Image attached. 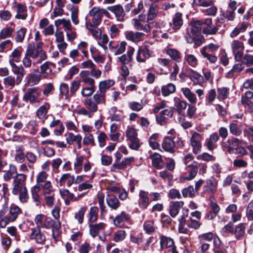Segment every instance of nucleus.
<instances>
[{
  "mask_svg": "<svg viewBox=\"0 0 253 253\" xmlns=\"http://www.w3.org/2000/svg\"><path fill=\"white\" fill-rule=\"evenodd\" d=\"M98 208L97 207H92L90 208L88 213V220L93 223L97 220Z\"/></svg>",
  "mask_w": 253,
  "mask_h": 253,
  "instance_id": "nucleus-45",
  "label": "nucleus"
},
{
  "mask_svg": "<svg viewBox=\"0 0 253 253\" xmlns=\"http://www.w3.org/2000/svg\"><path fill=\"white\" fill-rule=\"evenodd\" d=\"M184 205L182 201H175L170 203L169 213L171 217H175L179 213V211Z\"/></svg>",
  "mask_w": 253,
  "mask_h": 253,
  "instance_id": "nucleus-27",
  "label": "nucleus"
},
{
  "mask_svg": "<svg viewBox=\"0 0 253 253\" xmlns=\"http://www.w3.org/2000/svg\"><path fill=\"white\" fill-rule=\"evenodd\" d=\"M175 109L178 115L181 116L184 115V111L188 106L187 103L181 98L174 97L173 98Z\"/></svg>",
  "mask_w": 253,
  "mask_h": 253,
  "instance_id": "nucleus-15",
  "label": "nucleus"
},
{
  "mask_svg": "<svg viewBox=\"0 0 253 253\" xmlns=\"http://www.w3.org/2000/svg\"><path fill=\"white\" fill-rule=\"evenodd\" d=\"M106 226V224L104 222L90 224L89 227L90 235L93 237L98 236L99 233L104 231Z\"/></svg>",
  "mask_w": 253,
  "mask_h": 253,
  "instance_id": "nucleus-17",
  "label": "nucleus"
},
{
  "mask_svg": "<svg viewBox=\"0 0 253 253\" xmlns=\"http://www.w3.org/2000/svg\"><path fill=\"white\" fill-rule=\"evenodd\" d=\"M221 242L218 237H214L213 239V252L214 253H222L223 252L222 250Z\"/></svg>",
  "mask_w": 253,
  "mask_h": 253,
  "instance_id": "nucleus-62",
  "label": "nucleus"
},
{
  "mask_svg": "<svg viewBox=\"0 0 253 253\" xmlns=\"http://www.w3.org/2000/svg\"><path fill=\"white\" fill-rule=\"evenodd\" d=\"M175 145L173 139L169 136H165L162 143L163 149L170 153H173L175 152Z\"/></svg>",
  "mask_w": 253,
  "mask_h": 253,
  "instance_id": "nucleus-18",
  "label": "nucleus"
},
{
  "mask_svg": "<svg viewBox=\"0 0 253 253\" xmlns=\"http://www.w3.org/2000/svg\"><path fill=\"white\" fill-rule=\"evenodd\" d=\"M44 197V202L46 205L49 207H52L55 202V193H51L49 195H43Z\"/></svg>",
  "mask_w": 253,
  "mask_h": 253,
  "instance_id": "nucleus-48",
  "label": "nucleus"
},
{
  "mask_svg": "<svg viewBox=\"0 0 253 253\" xmlns=\"http://www.w3.org/2000/svg\"><path fill=\"white\" fill-rule=\"evenodd\" d=\"M201 53L211 63H215L217 61V57L216 56L209 53L207 51H204V49H201Z\"/></svg>",
  "mask_w": 253,
  "mask_h": 253,
  "instance_id": "nucleus-60",
  "label": "nucleus"
},
{
  "mask_svg": "<svg viewBox=\"0 0 253 253\" xmlns=\"http://www.w3.org/2000/svg\"><path fill=\"white\" fill-rule=\"evenodd\" d=\"M166 53L170 56V57L173 60L179 62L181 60V54L180 52L173 48H169L168 49Z\"/></svg>",
  "mask_w": 253,
  "mask_h": 253,
  "instance_id": "nucleus-40",
  "label": "nucleus"
},
{
  "mask_svg": "<svg viewBox=\"0 0 253 253\" xmlns=\"http://www.w3.org/2000/svg\"><path fill=\"white\" fill-rule=\"evenodd\" d=\"M13 73L15 75L19 76L17 78V84H19L21 81V79L26 74V71L23 66H17L16 68H15V70H13Z\"/></svg>",
  "mask_w": 253,
  "mask_h": 253,
  "instance_id": "nucleus-51",
  "label": "nucleus"
},
{
  "mask_svg": "<svg viewBox=\"0 0 253 253\" xmlns=\"http://www.w3.org/2000/svg\"><path fill=\"white\" fill-rule=\"evenodd\" d=\"M22 212V210L17 206L12 205L9 208L7 215V225L10 222L15 221L19 215Z\"/></svg>",
  "mask_w": 253,
  "mask_h": 253,
  "instance_id": "nucleus-14",
  "label": "nucleus"
},
{
  "mask_svg": "<svg viewBox=\"0 0 253 253\" xmlns=\"http://www.w3.org/2000/svg\"><path fill=\"white\" fill-rule=\"evenodd\" d=\"M50 108V104L48 102H44L37 110L36 115L39 119H44Z\"/></svg>",
  "mask_w": 253,
  "mask_h": 253,
  "instance_id": "nucleus-31",
  "label": "nucleus"
},
{
  "mask_svg": "<svg viewBox=\"0 0 253 253\" xmlns=\"http://www.w3.org/2000/svg\"><path fill=\"white\" fill-rule=\"evenodd\" d=\"M41 95V91L37 87H33L29 88L23 96V100L30 103H40L41 100H39Z\"/></svg>",
  "mask_w": 253,
  "mask_h": 253,
  "instance_id": "nucleus-6",
  "label": "nucleus"
},
{
  "mask_svg": "<svg viewBox=\"0 0 253 253\" xmlns=\"http://www.w3.org/2000/svg\"><path fill=\"white\" fill-rule=\"evenodd\" d=\"M188 167L191 168V170L188 176L183 177V179L185 180H191L194 179L198 172V168L196 165L192 164L188 165Z\"/></svg>",
  "mask_w": 253,
  "mask_h": 253,
  "instance_id": "nucleus-47",
  "label": "nucleus"
},
{
  "mask_svg": "<svg viewBox=\"0 0 253 253\" xmlns=\"http://www.w3.org/2000/svg\"><path fill=\"white\" fill-rule=\"evenodd\" d=\"M42 195H49L54 193V189L50 181H48L43 184H42Z\"/></svg>",
  "mask_w": 253,
  "mask_h": 253,
  "instance_id": "nucleus-44",
  "label": "nucleus"
},
{
  "mask_svg": "<svg viewBox=\"0 0 253 253\" xmlns=\"http://www.w3.org/2000/svg\"><path fill=\"white\" fill-rule=\"evenodd\" d=\"M203 136L199 133L194 131L192 133L190 138V145L192 147V152L197 154L202 150Z\"/></svg>",
  "mask_w": 253,
  "mask_h": 253,
  "instance_id": "nucleus-5",
  "label": "nucleus"
},
{
  "mask_svg": "<svg viewBox=\"0 0 253 253\" xmlns=\"http://www.w3.org/2000/svg\"><path fill=\"white\" fill-rule=\"evenodd\" d=\"M108 9L114 14L117 20L118 21H123L126 15L123 7L119 5H115L108 7Z\"/></svg>",
  "mask_w": 253,
  "mask_h": 253,
  "instance_id": "nucleus-16",
  "label": "nucleus"
},
{
  "mask_svg": "<svg viewBox=\"0 0 253 253\" xmlns=\"http://www.w3.org/2000/svg\"><path fill=\"white\" fill-rule=\"evenodd\" d=\"M129 214H127L125 211H122L120 215H118L114 219V224L116 227H122L124 224L125 222L129 220Z\"/></svg>",
  "mask_w": 253,
  "mask_h": 253,
  "instance_id": "nucleus-28",
  "label": "nucleus"
},
{
  "mask_svg": "<svg viewBox=\"0 0 253 253\" xmlns=\"http://www.w3.org/2000/svg\"><path fill=\"white\" fill-rule=\"evenodd\" d=\"M150 203L149 198V193L144 190H140L138 194V205L141 210H145Z\"/></svg>",
  "mask_w": 253,
  "mask_h": 253,
  "instance_id": "nucleus-11",
  "label": "nucleus"
},
{
  "mask_svg": "<svg viewBox=\"0 0 253 253\" xmlns=\"http://www.w3.org/2000/svg\"><path fill=\"white\" fill-rule=\"evenodd\" d=\"M144 34L138 32L127 31L126 32V39L131 42L137 43L142 40V37Z\"/></svg>",
  "mask_w": 253,
  "mask_h": 253,
  "instance_id": "nucleus-24",
  "label": "nucleus"
},
{
  "mask_svg": "<svg viewBox=\"0 0 253 253\" xmlns=\"http://www.w3.org/2000/svg\"><path fill=\"white\" fill-rule=\"evenodd\" d=\"M214 238V235L211 232L203 233L198 236L199 242L204 243L210 242L213 240Z\"/></svg>",
  "mask_w": 253,
  "mask_h": 253,
  "instance_id": "nucleus-49",
  "label": "nucleus"
},
{
  "mask_svg": "<svg viewBox=\"0 0 253 253\" xmlns=\"http://www.w3.org/2000/svg\"><path fill=\"white\" fill-rule=\"evenodd\" d=\"M9 208L6 204L2 206L0 210V227L4 228L7 226V215H8Z\"/></svg>",
  "mask_w": 253,
  "mask_h": 253,
  "instance_id": "nucleus-22",
  "label": "nucleus"
},
{
  "mask_svg": "<svg viewBox=\"0 0 253 253\" xmlns=\"http://www.w3.org/2000/svg\"><path fill=\"white\" fill-rule=\"evenodd\" d=\"M48 174L45 171H42L39 172L36 176V182L39 184H42L47 182Z\"/></svg>",
  "mask_w": 253,
  "mask_h": 253,
  "instance_id": "nucleus-52",
  "label": "nucleus"
},
{
  "mask_svg": "<svg viewBox=\"0 0 253 253\" xmlns=\"http://www.w3.org/2000/svg\"><path fill=\"white\" fill-rule=\"evenodd\" d=\"M245 227L246 224L245 223H240L236 227L235 229V234L237 239H240L243 236Z\"/></svg>",
  "mask_w": 253,
  "mask_h": 253,
  "instance_id": "nucleus-61",
  "label": "nucleus"
},
{
  "mask_svg": "<svg viewBox=\"0 0 253 253\" xmlns=\"http://www.w3.org/2000/svg\"><path fill=\"white\" fill-rule=\"evenodd\" d=\"M231 47L235 59L237 61H240L243 57V50L245 48L243 42L238 40H234L231 43Z\"/></svg>",
  "mask_w": 253,
  "mask_h": 253,
  "instance_id": "nucleus-8",
  "label": "nucleus"
},
{
  "mask_svg": "<svg viewBox=\"0 0 253 253\" xmlns=\"http://www.w3.org/2000/svg\"><path fill=\"white\" fill-rule=\"evenodd\" d=\"M47 59L46 52L42 49V43L38 42L33 45H28L22 59V64L25 68H30L32 64L34 66L40 64Z\"/></svg>",
  "mask_w": 253,
  "mask_h": 253,
  "instance_id": "nucleus-1",
  "label": "nucleus"
},
{
  "mask_svg": "<svg viewBox=\"0 0 253 253\" xmlns=\"http://www.w3.org/2000/svg\"><path fill=\"white\" fill-rule=\"evenodd\" d=\"M160 245L162 249H170L174 245L172 239L163 235L160 237Z\"/></svg>",
  "mask_w": 253,
  "mask_h": 253,
  "instance_id": "nucleus-35",
  "label": "nucleus"
},
{
  "mask_svg": "<svg viewBox=\"0 0 253 253\" xmlns=\"http://www.w3.org/2000/svg\"><path fill=\"white\" fill-rule=\"evenodd\" d=\"M86 211V208L82 207L75 214V218L78 220V223L82 224L83 222L84 215Z\"/></svg>",
  "mask_w": 253,
  "mask_h": 253,
  "instance_id": "nucleus-58",
  "label": "nucleus"
},
{
  "mask_svg": "<svg viewBox=\"0 0 253 253\" xmlns=\"http://www.w3.org/2000/svg\"><path fill=\"white\" fill-rule=\"evenodd\" d=\"M42 78L41 74L39 75L35 73H32L30 75V77L28 81V84L31 86L37 85L40 83Z\"/></svg>",
  "mask_w": 253,
  "mask_h": 253,
  "instance_id": "nucleus-46",
  "label": "nucleus"
},
{
  "mask_svg": "<svg viewBox=\"0 0 253 253\" xmlns=\"http://www.w3.org/2000/svg\"><path fill=\"white\" fill-rule=\"evenodd\" d=\"M53 66V64L49 61H46L40 66V74L43 79H46L48 76L53 74L51 67Z\"/></svg>",
  "mask_w": 253,
  "mask_h": 253,
  "instance_id": "nucleus-23",
  "label": "nucleus"
},
{
  "mask_svg": "<svg viewBox=\"0 0 253 253\" xmlns=\"http://www.w3.org/2000/svg\"><path fill=\"white\" fill-rule=\"evenodd\" d=\"M27 29L25 28H21L16 33L15 40L17 42H22L25 38Z\"/></svg>",
  "mask_w": 253,
  "mask_h": 253,
  "instance_id": "nucleus-54",
  "label": "nucleus"
},
{
  "mask_svg": "<svg viewBox=\"0 0 253 253\" xmlns=\"http://www.w3.org/2000/svg\"><path fill=\"white\" fill-rule=\"evenodd\" d=\"M181 192L184 198L189 197L191 198L194 197L196 193L192 185H189L182 189Z\"/></svg>",
  "mask_w": 253,
  "mask_h": 253,
  "instance_id": "nucleus-42",
  "label": "nucleus"
},
{
  "mask_svg": "<svg viewBox=\"0 0 253 253\" xmlns=\"http://www.w3.org/2000/svg\"><path fill=\"white\" fill-rule=\"evenodd\" d=\"M12 8L16 11L15 18L17 19L25 20L27 17V10L25 5L15 2Z\"/></svg>",
  "mask_w": 253,
  "mask_h": 253,
  "instance_id": "nucleus-13",
  "label": "nucleus"
},
{
  "mask_svg": "<svg viewBox=\"0 0 253 253\" xmlns=\"http://www.w3.org/2000/svg\"><path fill=\"white\" fill-rule=\"evenodd\" d=\"M219 139V137L216 133H212L209 138L206 139L205 145L209 151H212L217 148L216 142Z\"/></svg>",
  "mask_w": 253,
  "mask_h": 253,
  "instance_id": "nucleus-19",
  "label": "nucleus"
},
{
  "mask_svg": "<svg viewBox=\"0 0 253 253\" xmlns=\"http://www.w3.org/2000/svg\"><path fill=\"white\" fill-rule=\"evenodd\" d=\"M229 130L230 132L235 135L239 136L242 133V129L238 126L235 123H232L229 125Z\"/></svg>",
  "mask_w": 253,
  "mask_h": 253,
  "instance_id": "nucleus-63",
  "label": "nucleus"
},
{
  "mask_svg": "<svg viewBox=\"0 0 253 253\" xmlns=\"http://www.w3.org/2000/svg\"><path fill=\"white\" fill-rule=\"evenodd\" d=\"M115 82L113 80H105L99 83L98 90L105 94L107 89L114 85Z\"/></svg>",
  "mask_w": 253,
  "mask_h": 253,
  "instance_id": "nucleus-32",
  "label": "nucleus"
},
{
  "mask_svg": "<svg viewBox=\"0 0 253 253\" xmlns=\"http://www.w3.org/2000/svg\"><path fill=\"white\" fill-rule=\"evenodd\" d=\"M107 205L111 209L116 210L120 206V202L118 199L115 195L111 194H108L106 197Z\"/></svg>",
  "mask_w": 253,
  "mask_h": 253,
  "instance_id": "nucleus-26",
  "label": "nucleus"
},
{
  "mask_svg": "<svg viewBox=\"0 0 253 253\" xmlns=\"http://www.w3.org/2000/svg\"><path fill=\"white\" fill-rule=\"evenodd\" d=\"M159 12V7L156 4L150 5L148 13L147 20V22L151 21L157 17Z\"/></svg>",
  "mask_w": 253,
  "mask_h": 253,
  "instance_id": "nucleus-36",
  "label": "nucleus"
},
{
  "mask_svg": "<svg viewBox=\"0 0 253 253\" xmlns=\"http://www.w3.org/2000/svg\"><path fill=\"white\" fill-rule=\"evenodd\" d=\"M26 179V174H17L14 176L12 183V194L18 195V199L22 203H27L29 199L25 183Z\"/></svg>",
  "mask_w": 253,
  "mask_h": 253,
  "instance_id": "nucleus-2",
  "label": "nucleus"
},
{
  "mask_svg": "<svg viewBox=\"0 0 253 253\" xmlns=\"http://www.w3.org/2000/svg\"><path fill=\"white\" fill-rule=\"evenodd\" d=\"M84 160L83 156L76 157L74 162V170L76 173H79L82 171Z\"/></svg>",
  "mask_w": 253,
  "mask_h": 253,
  "instance_id": "nucleus-39",
  "label": "nucleus"
},
{
  "mask_svg": "<svg viewBox=\"0 0 253 253\" xmlns=\"http://www.w3.org/2000/svg\"><path fill=\"white\" fill-rule=\"evenodd\" d=\"M176 91V87L174 84L169 83L161 87L162 95L167 97L171 94L174 93Z\"/></svg>",
  "mask_w": 253,
  "mask_h": 253,
  "instance_id": "nucleus-34",
  "label": "nucleus"
},
{
  "mask_svg": "<svg viewBox=\"0 0 253 253\" xmlns=\"http://www.w3.org/2000/svg\"><path fill=\"white\" fill-rule=\"evenodd\" d=\"M83 143L85 145L94 146L95 142L93 135L91 133L85 134L83 139Z\"/></svg>",
  "mask_w": 253,
  "mask_h": 253,
  "instance_id": "nucleus-59",
  "label": "nucleus"
},
{
  "mask_svg": "<svg viewBox=\"0 0 253 253\" xmlns=\"http://www.w3.org/2000/svg\"><path fill=\"white\" fill-rule=\"evenodd\" d=\"M59 91L60 94L64 96L65 99H69L71 98L70 88L67 84L61 83L59 86Z\"/></svg>",
  "mask_w": 253,
  "mask_h": 253,
  "instance_id": "nucleus-43",
  "label": "nucleus"
},
{
  "mask_svg": "<svg viewBox=\"0 0 253 253\" xmlns=\"http://www.w3.org/2000/svg\"><path fill=\"white\" fill-rule=\"evenodd\" d=\"M95 89V86H85L82 88L81 93L83 97H89L93 94Z\"/></svg>",
  "mask_w": 253,
  "mask_h": 253,
  "instance_id": "nucleus-53",
  "label": "nucleus"
},
{
  "mask_svg": "<svg viewBox=\"0 0 253 253\" xmlns=\"http://www.w3.org/2000/svg\"><path fill=\"white\" fill-rule=\"evenodd\" d=\"M154 56V52L149 48L147 45L139 47L137 51L136 59L140 63L145 62L147 59Z\"/></svg>",
  "mask_w": 253,
  "mask_h": 253,
  "instance_id": "nucleus-7",
  "label": "nucleus"
},
{
  "mask_svg": "<svg viewBox=\"0 0 253 253\" xmlns=\"http://www.w3.org/2000/svg\"><path fill=\"white\" fill-rule=\"evenodd\" d=\"M150 158L152 160L153 166L158 169H160V164L163 161L162 156L157 153H154L150 156Z\"/></svg>",
  "mask_w": 253,
  "mask_h": 253,
  "instance_id": "nucleus-41",
  "label": "nucleus"
},
{
  "mask_svg": "<svg viewBox=\"0 0 253 253\" xmlns=\"http://www.w3.org/2000/svg\"><path fill=\"white\" fill-rule=\"evenodd\" d=\"M18 174L17 173V168L15 166L13 165H9V170L5 171L3 175V178L4 181H8L10 180L12 178H13V175Z\"/></svg>",
  "mask_w": 253,
  "mask_h": 253,
  "instance_id": "nucleus-37",
  "label": "nucleus"
},
{
  "mask_svg": "<svg viewBox=\"0 0 253 253\" xmlns=\"http://www.w3.org/2000/svg\"><path fill=\"white\" fill-rule=\"evenodd\" d=\"M202 33L206 35H215L217 33L218 28L216 26H208L202 28Z\"/></svg>",
  "mask_w": 253,
  "mask_h": 253,
  "instance_id": "nucleus-55",
  "label": "nucleus"
},
{
  "mask_svg": "<svg viewBox=\"0 0 253 253\" xmlns=\"http://www.w3.org/2000/svg\"><path fill=\"white\" fill-rule=\"evenodd\" d=\"M127 139L130 142L129 147L133 150H137L140 147L139 139L137 137V132L133 126H128L126 132Z\"/></svg>",
  "mask_w": 253,
  "mask_h": 253,
  "instance_id": "nucleus-4",
  "label": "nucleus"
},
{
  "mask_svg": "<svg viewBox=\"0 0 253 253\" xmlns=\"http://www.w3.org/2000/svg\"><path fill=\"white\" fill-rule=\"evenodd\" d=\"M183 21L182 19V14L180 12H176L172 17V23L171 26L172 28L177 31L179 30L182 26Z\"/></svg>",
  "mask_w": 253,
  "mask_h": 253,
  "instance_id": "nucleus-25",
  "label": "nucleus"
},
{
  "mask_svg": "<svg viewBox=\"0 0 253 253\" xmlns=\"http://www.w3.org/2000/svg\"><path fill=\"white\" fill-rule=\"evenodd\" d=\"M126 232L125 230H120L115 233L114 241L119 242L123 241L126 237Z\"/></svg>",
  "mask_w": 253,
  "mask_h": 253,
  "instance_id": "nucleus-64",
  "label": "nucleus"
},
{
  "mask_svg": "<svg viewBox=\"0 0 253 253\" xmlns=\"http://www.w3.org/2000/svg\"><path fill=\"white\" fill-rule=\"evenodd\" d=\"M75 182V177L69 173L63 174L59 179V184L62 186L67 184L68 186H71Z\"/></svg>",
  "mask_w": 253,
  "mask_h": 253,
  "instance_id": "nucleus-30",
  "label": "nucleus"
},
{
  "mask_svg": "<svg viewBox=\"0 0 253 253\" xmlns=\"http://www.w3.org/2000/svg\"><path fill=\"white\" fill-rule=\"evenodd\" d=\"M196 158L198 160H202L206 162H212L215 160L214 156L206 152L198 155Z\"/></svg>",
  "mask_w": 253,
  "mask_h": 253,
  "instance_id": "nucleus-56",
  "label": "nucleus"
},
{
  "mask_svg": "<svg viewBox=\"0 0 253 253\" xmlns=\"http://www.w3.org/2000/svg\"><path fill=\"white\" fill-rule=\"evenodd\" d=\"M140 20L138 19H133L132 20V23L133 26L137 30L143 31L144 32L148 33L150 31V26L149 24H146L143 26L140 22Z\"/></svg>",
  "mask_w": 253,
  "mask_h": 253,
  "instance_id": "nucleus-38",
  "label": "nucleus"
},
{
  "mask_svg": "<svg viewBox=\"0 0 253 253\" xmlns=\"http://www.w3.org/2000/svg\"><path fill=\"white\" fill-rule=\"evenodd\" d=\"M29 238L39 244H44L46 240L44 234L41 231V229L39 227L32 228Z\"/></svg>",
  "mask_w": 253,
  "mask_h": 253,
  "instance_id": "nucleus-10",
  "label": "nucleus"
},
{
  "mask_svg": "<svg viewBox=\"0 0 253 253\" xmlns=\"http://www.w3.org/2000/svg\"><path fill=\"white\" fill-rule=\"evenodd\" d=\"M25 158L29 162L28 167L32 168V165L35 164L38 159L37 156L32 152H27L25 154Z\"/></svg>",
  "mask_w": 253,
  "mask_h": 253,
  "instance_id": "nucleus-50",
  "label": "nucleus"
},
{
  "mask_svg": "<svg viewBox=\"0 0 253 253\" xmlns=\"http://www.w3.org/2000/svg\"><path fill=\"white\" fill-rule=\"evenodd\" d=\"M81 81L80 80H76L73 81L70 87V92L71 97L76 94L81 85Z\"/></svg>",
  "mask_w": 253,
  "mask_h": 253,
  "instance_id": "nucleus-57",
  "label": "nucleus"
},
{
  "mask_svg": "<svg viewBox=\"0 0 253 253\" xmlns=\"http://www.w3.org/2000/svg\"><path fill=\"white\" fill-rule=\"evenodd\" d=\"M34 221L37 225L36 227H39L41 229L50 228L53 223V220L50 217L43 214H39L37 215L35 218Z\"/></svg>",
  "mask_w": 253,
  "mask_h": 253,
  "instance_id": "nucleus-9",
  "label": "nucleus"
},
{
  "mask_svg": "<svg viewBox=\"0 0 253 253\" xmlns=\"http://www.w3.org/2000/svg\"><path fill=\"white\" fill-rule=\"evenodd\" d=\"M241 102L247 105L251 112L253 111V91H247L244 95L242 96Z\"/></svg>",
  "mask_w": 253,
  "mask_h": 253,
  "instance_id": "nucleus-20",
  "label": "nucleus"
},
{
  "mask_svg": "<svg viewBox=\"0 0 253 253\" xmlns=\"http://www.w3.org/2000/svg\"><path fill=\"white\" fill-rule=\"evenodd\" d=\"M181 90L185 98L190 104H195L197 103V98L196 95L188 87H182Z\"/></svg>",
  "mask_w": 253,
  "mask_h": 253,
  "instance_id": "nucleus-29",
  "label": "nucleus"
},
{
  "mask_svg": "<svg viewBox=\"0 0 253 253\" xmlns=\"http://www.w3.org/2000/svg\"><path fill=\"white\" fill-rule=\"evenodd\" d=\"M106 94L98 90L93 95L92 99L87 98L84 100V105L91 112L94 113L98 110V105L106 104Z\"/></svg>",
  "mask_w": 253,
  "mask_h": 253,
  "instance_id": "nucleus-3",
  "label": "nucleus"
},
{
  "mask_svg": "<svg viewBox=\"0 0 253 253\" xmlns=\"http://www.w3.org/2000/svg\"><path fill=\"white\" fill-rule=\"evenodd\" d=\"M217 181L214 178L207 179L203 186V191L209 194L213 195L217 191Z\"/></svg>",
  "mask_w": 253,
  "mask_h": 253,
  "instance_id": "nucleus-12",
  "label": "nucleus"
},
{
  "mask_svg": "<svg viewBox=\"0 0 253 253\" xmlns=\"http://www.w3.org/2000/svg\"><path fill=\"white\" fill-rule=\"evenodd\" d=\"M184 59L185 63L192 67H196L199 64L198 58L192 54L185 52Z\"/></svg>",
  "mask_w": 253,
  "mask_h": 253,
  "instance_id": "nucleus-33",
  "label": "nucleus"
},
{
  "mask_svg": "<svg viewBox=\"0 0 253 253\" xmlns=\"http://www.w3.org/2000/svg\"><path fill=\"white\" fill-rule=\"evenodd\" d=\"M89 72L87 70H83L80 73V77L84 84L88 86H95V82L94 79L89 76Z\"/></svg>",
  "mask_w": 253,
  "mask_h": 253,
  "instance_id": "nucleus-21",
  "label": "nucleus"
}]
</instances>
